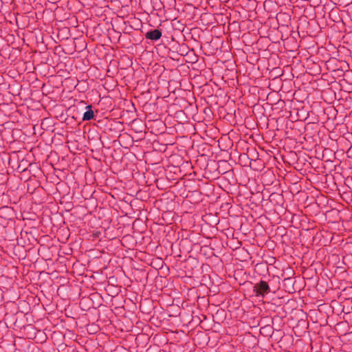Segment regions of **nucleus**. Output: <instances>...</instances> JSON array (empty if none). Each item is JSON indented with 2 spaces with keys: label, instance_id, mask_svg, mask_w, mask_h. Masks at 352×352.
Here are the masks:
<instances>
[{
  "label": "nucleus",
  "instance_id": "nucleus-1",
  "mask_svg": "<svg viewBox=\"0 0 352 352\" xmlns=\"http://www.w3.org/2000/svg\"><path fill=\"white\" fill-rule=\"evenodd\" d=\"M322 89L321 91V98L327 103H332L334 99L343 100L348 102L349 91L346 89Z\"/></svg>",
  "mask_w": 352,
  "mask_h": 352
},
{
  "label": "nucleus",
  "instance_id": "nucleus-2",
  "mask_svg": "<svg viewBox=\"0 0 352 352\" xmlns=\"http://www.w3.org/2000/svg\"><path fill=\"white\" fill-rule=\"evenodd\" d=\"M6 93L8 99H4L6 102H14L15 103L21 102L22 101H27L30 100L32 94V89H12V91H8V89H3Z\"/></svg>",
  "mask_w": 352,
  "mask_h": 352
},
{
  "label": "nucleus",
  "instance_id": "nucleus-3",
  "mask_svg": "<svg viewBox=\"0 0 352 352\" xmlns=\"http://www.w3.org/2000/svg\"><path fill=\"white\" fill-rule=\"evenodd\" d=\"M214 90L211 89L212 91H210V89H207L208 94L205 96L207 103L210 104H221L230 98V96L228 95V92H224L223 89H217L214 94Z\"/></svg>",
  "mask_w": 352,
  "mask_h": 352
},
{
  "label": "nucleus",
  "instance_id": "nucleus-4",
  "mask_svg": "<svg viewBox=\"0 0 352 352\" xmlns=\"http://www.w3.org/2000/svg\"><path fill=\"white\" fill-rule=\"evenodd\" d=\"M253 292L256 296L264 298L271 290L268 283L261 280L258 283L254 284Z\"/></svg>",
  "mask_w": 352,
  "mask_h": 352
},
{
  "label": "nucleus",
  "instance_id": "nucleus-5",
  "mask_svg": "<svg viewBox=\"0 0 352 352\" xmlns=\"http://www.w3.org/2000/svg\"><path fill=\"white\" fill-rule=\"evenodd\" d=\"M151 91H155L156 92L158 89H146V91L140 93L138 97L142 98L145 100V103L150 102V104H155L160 98V96L155 94V98H153V93Z\"/></svg>",
  "mask_w": 352,
  "mask_h": 352
},
{
  "label": "nucleus",
  "instance_id": "nucleus-6",
  "mask_svg": "<svg viewBox=\"0 0 352 352\" xmlns=\"http://www.w3.org/2000/svg\"><path fill=\"white\" fill-rule=\"evenodd\" d=\"M283 89H279L278 91H276L272 89V91L267 93V100L272 104H277L282 100L283 94L280 93Z\"/></svg>",
  "mask_w": 352,
  "mask_h": 352
},
{
  "label": "nucleus",
  "instance_id": "nucleus-7",
  "mask_svg": "<svg viewBox=\"0 0 352 352\" xmlns=\"http://www.w3.org/2000/svg\"><path fill=\"white\" fill-rule=\"evenodd\" d=\"M162 93H156V95H160V98H163L166 102L175 100L177 98V96L174 89L173 91H170V89H162Z\"/></svg>",
  "mask_w": 352,
  "mask_h": 352
},
{
  "label": "nucleus",
  "instance_id": "nucleus-8",
  "mask_svg": "<svg viewBox=\"0 0 352 352\" xmlns=\"http://www.w3.org/2000/svg\"><path fill=\"white\" fill-rule=\"evenodd\" d=\"M291 96H292L293 99L296 100L298 102H303L308 98L309 94L305 89H295Z\"/></svg>",
  "mask_w": 352,
  "mask_h": 352
},
{
  "label": "nucleus",
  "instance_id": "nucleus-9",
  "mask_svg": "<svg viewBox=\"0 0 352 352\" xmlns=\"http://www.w3.org/2000/svg\"><path fill=\"white\" fill-rule=\"evenodd\" d=\"M43 89H32V95L30 97V100L34 102H40L44 96H47L50 94V91L47 90V92L43 91Z\"/></svg>",
  "mask_w": 352,
  "mask_h": 352
},
{
  "label": "nucleus",
  "instance_id": "nucleus-10",
  "mask_svg": "<svg viewBox=\"0 0 352 352\" xmlns=\"http://www.w3.org/2000/svg\"><path fill=\"white\" fill-rule=\"evenodd\" d=\"M100 97V94L95 89L89 90L85 96L86 99L87 100V102H97L98 104V100Z\"/></svg>",
  "mask_w": 352,
  "mask_h": 352
},
{
  "label": "nucleus",
  "instance_id": "nucleus-11",
  "mask_svg": "<svg viewBox=\"0 0 352 352\" xmlns=\"http://www.w3.org/2000/svg\"><path fill=\"white\" fill-rule=\"evenodd\" d=\"M161 36L162 32L157 29L148 32L146 34V38L154 41L158 40L159 38H160Z\"/></svg>",
  "mask_w": 352,
  "mask_h": 352
},
{
  "label": "nucleus",
  "instance_id": "nucleus-12",
  "mask_svg": "<svg viewBox=\"0 0 352 352\" xmlns=\"http://www.w3.org/2000/svg\"><path fill=\"white\" fill-rule=\"evenodd\" d=\"M91 108H92L91 105H87L86 107L87 111L84 113L83 116H82L83 121H89V120L94 119L95 115H94V112Z\"/></svg>",
  "mask_w": 352,
  "mask_h": 352
},
{
  "label": "nucleus",
  "instance_id": "nucleus-13",
  "mask_svg": "<svg viewBox=\"0 0 352 352\" xmlns=\"http://www.w3.org/2000/svg\"><path fill=\"white\" fill-rule=\"evenodd\" d=\"M113 96L108 95V97H100V99L98 100V102H102V104L106 105V107H111L113 105L112 101H113Z\"/></svg>",
  "mask_w": 352,
  "mask_h": 352
},
{
  "label": "nucleus",
  "instance_id": "nucleus-14",
  "mask_svg": "<svg viewBox=\"0 0 352 352\" xmlns=\"http://www.w3.org/2000/svg\"><path fill=\"white\" fill-rule=\"evenodd\" d=\"M294 279L292 278H287L283 280V284L285 286L286 285H294Z\"/></svg>",
  "mask_w": 352,
  "mask_h": 352
},
{
  "label": "nucleus",
  "instance_id": "nucleus-15",
  "mask_svg": "<svg viewBox=\"0 0 352 352\" xmlns=\"http://www.w3.org/2000/svg\"><path fill=\"white\" fill-rule=\"evenodd\" d=\"M181 91H182L183 94H185L186 95H188V94H192V100H195V98L193 96L194 95V93L192 92V91L193 89H180Z\"/></svg>",
  "mask_w": 352,
  "mask_h": 352
},
{
  "label": "nucleus",
  "instance_id": "nucleus-16",
  "mask_svg": "<svg viewBox=\"0 0 352 352\" xmlns=\"http://www.w3.org/2000/svg\"><path fill=\"white\" fill-rule=\"evenodd\" d=\"M282 94H283L282 100H280V102H283V103L285 102V100H288V101L292 100V99H290L289 98H287V92L283 91Z\"/></svg>",
  "mask_w": 352,
  "mask_h": 352
},
{
  "label": "nucleus",
  "instance_id": "nucleus-17",
  "mask_svg": "<svg viewBox=\"0 0 352 352\" xmlns=\"http://www.w3.org/2000/svg\"><path fill=\"white\" fill-rule=\"evenodd\" d=\"M348 103L349 105L351 106L352 104V91H349V96H348Z\"/></svg>",
  "mask_w": 352,
  "mask_h": 352
},
{
  "label": "nucleus",
  "instance_id": "nucleus-18",
  "mask_svg": "<svg viewBox=\"0 0 352 352\" xmlns=\"http://www.w3.org/2000/svg\"><path fill=\"white\" fill-rule=\"evenodd\" d=\"M293 91V90H292V89H291V90H289V91H288L287 92V98H289L290 99H292V100H293V97H292V96H291V95H292V93H294V91Z\"/></svg>",
  "mask_w": 352,
  "mask_h": 352
},
{
  "label": "nucleus",
  "instance_id": "nucleus-19",
  "mask_svg": "<svg viewBox=\"0 0 352 352\" xmlns=\"http://www.w3.org/2000/svg\"><path fill=\"white\" fill-rule=\"evenodd\" d=\"M80 102V103H83V104H87V102H86V101H85V100H82Z\"/></svg>",
  "mask_w": 352,
  "mask_h": 352
},
{
  "label": "nucleus",
  "instance_id": "nucleus-20",
  "mask_svg": "<svg viewBox=\"0 0 352 352\" xmlns=\"http://www.w3.org/2000/svg\"><path fill=\"white\" fill-rule=\"evenodd\" d=\"M101 97H108V95H103V96H101Z\"/></svg>",
  "mask_w": 352,
  "mask_h": 352
},
{
  "label": "nucleus",
  "instance_id": "nucleus-21",
  "mask_svg": "<svg viewBox=\"0 0 352 352\" xmlns=\"http://www.w3.org/2000/svg\"><path fill=\"white\" fill-rule=\"evenodd\" d=\"M188 102L189 104H191V103L192 102V101H188Z\"/></svg>",
  "mask_w": 352,
  "mask_h": 352
},
{
  "label": "nucleus",
  "instance_id": "nucleus-22",
  "mask_svg": "<svg viewBox=\"0 0 352 352\" xmlns=\"http://www.w3.org/2000/svg\"><path fill=\"white\" fill-rule=\"evenodd\" d=\"M155 94H155L154 95H153V98H155Z\"/></svg>",
  "mask_w": 352,
  "mask_h": 352
},
{
  "label": "nucleus",
  "instance_id": "nucleus-23",
  "mask_svg": "<svg viewBox=\"0 0 352 352\" xmlns=\"http://www.w3.org/2000/svg\"><path fill=\"white\" fill-rule=\"evenodd\" d=\"M4 94H3V96H4ZM1 95H2V94H1V93H0V96H1Z\"/></svg>",
  "mask_w": 352,
  "mask_h": 352
}]
</instances>
